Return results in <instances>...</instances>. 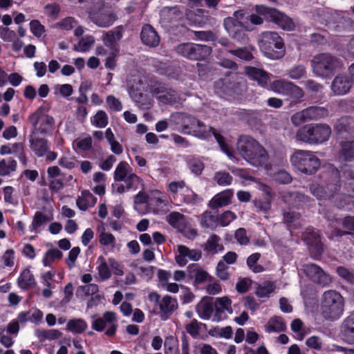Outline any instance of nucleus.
Returning a JSON list of instances; mask_svg holds the SVG:
<instances>
[{
	"label": "nucleus",
	"mask_w": 354,
	"mask_h": 354,
	"mask_svg": "<svg viewBox=\"0 0 354 354\" xmlns=\"http://www.w3.org/2000/svg\"><path fill=\"white\" fill-rule=\"evenodd\" d=\"M176 119L180 125L182 133L192 135L201 139H206L214 136L221 150L230 159L234 158L233 152L225 142L224 138L221 134L216 133L212 127L206 126L203 122L195 117L185 113H177L176 115Z\"/></svg>",
	"instance_id": "obj_1"
},
{
	"label": "nucleus",
	"mask_w": 354,
	"mask_h": 354,
	"mask_svg": "<svg viewBox=\"0 0 354 354\" xmlns=\"http://www.w3.org/2000/svg\"><path fill=\"white\" fill-rule=\"evenodd\" d=\"M236 149L240 156L250 165L270 168L269 155L265 148L256 140L250 136H241L237 142Z\"/></svg>",
	"instance_id": "obj_2"
},
{
	"label": "nucleus",
	"mask_w": 354,
	"mask_h": 354,
	"mask_svg": "<svg viewBox=\"0 0 354 354\" xmlns=\"http://www.w3.org/2000/svg\"><path fill=\"white\" fill-rule=\"evenodd\" d=\"M344 310V299L336 290L325 291L320 299L319 312L326 320L335 321L341 317Z\"/></svg>",
	"instance_id": "obj_3"
},
{
	"label": "nucleus",
	"mask_w": 354,
	"mask_h": 354,
	"mask_svg": "<svg viewBox=\"0 0 354 354\" xmlns=\"http://www.w3.org/2000/svg\"><path fill=\"white\" fill-rule=\"evenodd\" d=\"M330 127L325 123H313L304 125L296 133L297 140L309 145H322L331 136Z\"/></svg>",
	"instance_id": "obj_4"
},
{
	"label": "nucleus",
	"mask_w": 354,
	"mask_h": 354,
	"mask_svg": "<svg viewBox=\"0 0 354 354\" xmlns=\"http://www.w3.org/2000/svg\"><path fill=\"white\" fill-rule=\"evenodd\" d=\"M328 183L324 185L313 184L310 192L318 200L329 199L339 189V171L333 165L326 167Z\"/></svg>",
	"instance_id": "obj_5"
},
{
	"label": "nucleus",
	"mask_w": 354,
	"mask_h": 354,
	"mask_svg": "<svg viewBox=\"0 0 354 354\" xmlns=\"http://www.w3.org/2000/svg\"><path fill=\"white\" fill-rule=\"evenodd\" d=\"M113 178L116 182L124 183V185L117 188V192L120 194L131 189L136 190L142 183L141 178L133 172L132 167L125 161H121L118 164L114 171Z\"/></svg>",
	"instance_id": "obj_6"
},
{
	"label": "nucleus",
	"mask_w": 354,
	"mask_h": 354,
	"mask_svg": "<svg viewBox=\"0 0 354 354\" xmlns=\"http://www.w3.org/2000/svg\"><path fill=\"white\" fill-rule=\"evenodd\" d=\"M259 46L263 54L272 59H278L284 55V44L281 37L275 32L261 34Z\"/></svg>",
	"instance_id": "obj_7"
},
{
	"label": "nucleus",
	"mask_w": 354,
	"mask_h": 354,
	"mask_svg": "<svg viewBox=\"0 0 354 354\" xmlns=\"http://www.w3.org/2000/svg\"><path fill=\"white\" fill-rule=\"evenodd\" d=\"M292 166L303 174L312 175L321 165L320 160L314 152L308 150H296L290 156Z\"/></svg>",
	"instance_id": "obj_8"
},
{
	"label": "nucleus",
	"mask_w": 354,
	"mask_h": 354,
	"mask_svg": "<svg viewBox=\"0 0 354 354\" xmlns=\"http://www.w3.org/2000/svg\"><path fill=\"white\" fill-rule=\"evenodd\" d=\"M313 73L317 77H328L341 67L339 59L329 53H319L310 60Z\"/></svg>",
	"instance_id": "obj_9"
},
{
	"label": "nucleus",
	"mask_w": 354,
	"mask_h": 354,
	"mask_svg": "<svg viewBox=\"0 0 354 354\" xmlns=\"http://www.w3.org/2000/svg\"><path fill=\"white\" fill-rule=\"evenodd\" d=\"M28 120L32 127L31 131H36L37 134H48L54 129L53 117L48 115L42 106L30 114Z\"/></svg>",
	"instance_id": "obj_10"
},
{
	"label": "nucleus",
	"mask_w": 354,
	"mask_h": 354,
	"mask_svg": "<svg viewBox=\"0 0 354 354\" xmlns=\"http://www.w3.org/2000/svg\"><path fill=\"white\" fill-rule=\"evenodd\" d=\"M118 326V315L115 312L106 311L102 317H93L92 328L95 331L102 332L106 327L105 335L109 337L115 335Z\"/></svg>",
	"instance_id": "obj_11"
},
{
	"label": "nucleus",
	"mask_w": 354,
	"mask_h": 354,
	"mask_svg": "<svg viewBox=\"0 0 354 354\" xmlns=\"http://www.w3.org/2000/svg\"><path fill=\"white\" fill-rule=\"evenodd\" d=\"M258 11L264 15L265 19L273 21L283 30L290 31L295 28L292 20L276 9L261 6L258 8Z\"/></svg>",
	"instance_id": "obj_12"
},
{
	"label": "nucleus",
	"mask_w": 354,
	"mask_h": 354,
	"mask_svg": "<svg viewBox=\"0 0 354 354\" xmlns=\"http://www.w3.org/2000/svg\"><path fill=\"white\" fill-rule=\"evenodd\" d=\"M243 19V12L241 10L234 12L233 17H227L224 21L226 30L237 40L243 39L245 34L243 29L246 27Z\"/></svg>",
	"instance_id": "obj_13"
},
{
	"label": "nucleus",
	"mask_w": 354,
	"mask_h": 354,
	"mask_svg": "<svg viewBox=\"0 0 354 354\" xmlns=\"http://www.w3.org/2000/svg\"><path fill=\"white\" fill-rule=\"evenodd\" d=\"M303 270L307 277L314 283L322 286H327L332 281V279L330 275L325 272L321 267L315 263H307L304 265Z\"/></svg>",
	"instance_id": "obj_14"
},
{
	"label": "nucleus",
	"mask_w": 354,
	"mask_h": 354,
	"mask_svg": "<svg viewBox=\"0 0 354 354\" xmlns=\"http://www.w3.org/2000/svg\"><path fill=\"white\" fill-rule=\"evenodd\" d=\"M88 17L91 21L101 28H108L112 26L116 20L114 12L105 8H101L98 10L90 11Z\"/></svg>",
	"instance_id": "obj_15"
},
{
	"label": "nucleus",
	"mask_w": 354,
	"mask_h": 354,
	"mask_svg": "<svg viewBox=\"0 0 354 354\" xmlns=\"http://www.w3.org/2000/svg\"><path fill=\"white\" fill-rule=\"evenodd\" d=\"M168 205V201L164 193L155 189L149 194L147 213L158 214L163 212Z\"/></svg>",
	"instance_id": "obj_16"
},
{
	"label": "nucleus",
	"mask_w": 354,
	"mask_h": 354,
	"mask_svg": "<svg viewBox=\"0 0 354 354\" xmlns=\"http://www.w3.org/2000/svg\"><path fill=\"white\" fill-rule=\"evenodd\" d=\"M202 256L199 250H191L185 245H179L175 254V260L179 266H185L189 261H198Z\"/></svg>",
	"instance_id": "obj_17"
},
{
	"label": "nucleus",
	"mask_w": 354,
	"mask_h": 354,
	"mask_svg": "<svg viewBox=\"0 0 354 354\" xmlns=\"http://www.w3.org/2000/svg\"><path fill=\"white\" fill-rule=\"evenodd\" d=\"M29 147L34 154L39 158L43 157L50 149L48 140L40 137L36 131H31L29 136Z\"/></svg>",
	"instance_id": "obj_18"
},
{
	"label": "nucleus",
	"mask_w": 354,
	"mask_h": 354,
	"mask_svg": "<svg viewBox=\"0 0 354 354\" xmlns=\"http://www.w3.org/2000/svg\"><path fill=\"white\" fill-rule=\"evenodd\" d=\"M151 93L157 98L159 103L162 104H173L176 102V93L162 86L158 85L153 88L151 91Z\"/></svg>",
	"instance_id": "obj_19"
},
{
	"label": "nucleus",
	"mask_w": 354,
	"mask_h": 354,
	"mask_svg": "<svg viewBox=\"0 0 354 354\" xmlns=\"http://www.w3.org/2000/svg\"><path fill=\"white\" fill-rule=\"evenodd\" d=\"M337 158L341 162L354 160V140H343L339 142Z\"/></svg>",
	"instance_id": "obj_20"
},
{
	"label": "nucleus",
	"mask_w": 354,
	"mask_h": 354,
	"mask_svg": "<svg viewBox=\"0 0 354 354\" xmlns=\"http://www.w3.org/2000/svg\"><path fill=\"white\" fill-rule=\"evenodd\" d=\"M232 300L227 296L217 297L214 303L215 314L213 316L212 321L218 322L221 318V314L227 312L229 314L233 313L232 307Z\"/></svg>",
	"instance_id": "obj_21"
},
{
	"label": "nucleus",
	"mask_w": 354,
	"mask_h": 354,
	"mask_svg": "<svg viewBox=\"0 0 354 354\" xmlns=\"http://www.w3.org/2000/svg\"><path fill=\"white\" fill-rule=\"evenodd\" d=\"M343 339L348 344H354V311L351 313L341 325Z\"/></svg>",
	"instance_id": "obj_22"
},
{
	"label": "nucleus",
	"mask_w": 354,
	"mask_h": 354,
	"mask_svg": "<svg viewBox=\"0 0 354 354\" xmlns=\"http://www.w3.org/2000/svg\"><path fill=\"white\" fill-rule=\"evenodd\" d=\"M304 239L310 245L311 253L315 252L314 258H317L323 252V245L319 234L313 230H311L304 236Z\"/></svg>",
	"instance_id": "obj_23"
},
{
	"label": "nucleus",
	"mask_w": 354,
	"mask_h": 354,
	"mask_svg": "<svg viewBox=\"0 0 354 354\" xmlns=\"http://www.w3.org/2000/svg\"><path fill=\"white\" fill-rule=\"evenodd\" d=\"M158 306L162 319H167L177 309L178 302L175 298L165 295L160 300Z\"/></svg>",
	"instance_id": "obj_24"
},
{
	"label": "nucleus",
	"mask_w": 354,
	"mask_h": 354,
	"mask_svg": "<svg viewBox=\"0 0 354 354\" xmlns=\"http://www.w3.org/2000/svg\"><path fill=\"white\" fill-rule=\"evenodd\" d=\"M245 72L250 79L257 81L261 86H266L270 80V74L258 68L246 66Z\"/></svg>",
	"instance_id": "obj_25"
},
{
	"label": "nucleus",
	"mask_w": 354,
	"mask_h": 354,
	"mask_svg": "<svg viewBox=\"0 0 354 354\" xmlns=\"http://www.w3.org/2000/svg\"><path fill=\"white\" fill-rule=\"evenodd\" d=\"M233 196V189H225L216 194L209 201V205L212 209L227 206L231 203Z\"/></svg>",
	"instance_id": "obj_26"
},
{
	"label": "nucleus",
	"mask_w": 354,
	"mask_h": 354,
	"mask_svg": "<svg viewBox=\"0 0 354 354\" xmlns=\"http://www.w3.org/2000/svg\"><path fill=\"white\" fill-rule=\"evenodd\" d=\"M351 87V82L346 75H339L335 77L332 82L331 89L335 95L346 94Z\"/></svg>",
	"instance_id": "obj_27"
},
{
	"label": "nucleus",
	"mask_w": 354,
	"mask_h": 354,
	"mask_svg": "<svg viewBox=\"0 0 354 354\" xmlns=\"http://www.w3.org/2000/svg\"><path fill=\"white\" fill-rule=\"evenodd\" d=\"M129 93L133 101L141 109H149L153 106V100L148 95L138 92L133 88H129Z\"/></svg>",
	"instance_id": "obj_28"
},
{
	"label": "nucleus",
	"mask_w": 354,
	"mask_h": 354,
	"mask_svg": "<svg viewBox=\"0 0 354 354\" xmlns=\"http://www.w3.org/2000/svg\"><path fill=\"white\" fill-rule=\"evenodd\" d=\"M55 276V271L49 270L41 274L40 283L44 286L42 290V295L44 297L48 299L53 295L52 290L55 288L53 279Z\"/></svg>",
	"instance_id": "obj_29"
},
{
	"label": "nucleus",
	"mask_w": 354,
	"mask_h": 354,
	"mask_svg": "<svg viewBox=\"0 0 354 354\" xmlns=\"http://www.w3.org/2000/svg\"><path fill=\"white\" fill-rule=\"evenodd\" d=\"M122 37V31L120 27L108 31L102 37L104 44L111 50H118L117 42Z\"/></svg>",
	"instance_id": "obj_30"
},
{
	"label": "nucleus",
	"mask_w": 354,
	"mask_h": 354,
	"mask_svg": "<svg viewBox=\"0 0 354 354\" xmlns=\"http://www.w3.org/2000/svg\"><path fill=\"white\" fill-rule=\"evenodd\" d=\"M190 276L194 278L195 283L210 282L212 277L207 272L202 269L198 264L192 263L187 267Z\"/></svg>",
	"instance_id": "obj_31"
},
{
	"label": "nucleus",
	"mask_w": 354,
	"mask_h": 354,
	"mask_svg": "<svg viewBox=\"0 0 354 354\" xmlns=\"http://www.w3.org/2000/svg\"><path fill=\"white\" fill-rule=\"evenodd\" d=\"M142 42L149 46H156L160 42V38L154 28L150 25H145L141 32Z\"/></svg>",
	"instance_id": "obj_32"
},
{
	"label": "nucleus",
	"mask_w": 354,
	"mask_h": 354,
	"mask_svg": "<svg viewBox=\"0 0 354 354\" xmlns=\"http://www.w3.org/2000/svg\"><path fill=\"white\" fill-rule=\"evenodd\" d=\"M214 306L207 300H201L196 306L198 316L203 320H209L213 318Z\"/></svg>",
	"instance_id": "obj_33"
},
{
	"label": "nucleus",
	"mask_w": 354,
	"mask_h": 354,
	"mask_svg": "<svg viewBox=\"0 0 354 354\" xmlns=\"http://www.w3.org/2000/svg\"><path fill=\"white\" fill-rule=\"evenodd\" d=\"M17 284L23 290H27L35 286V277L28 268H25L21 272L17 279Z\"/></svg>",
	"instance_id": "obj_34"
},
{
	"label": "nucleus",
	"mask_w": 354,
	"mask_h": 354,
	"mask_svg": "<svg viewBox=\"0 0 354 354\" xmlns=\"http://www.w3.org/2000/svg\"><path fill=\"white\" fill-rule=\"evenodd\" d=\"M276 289L277 284L275 281H266L258 285L255 294L260 299H268L275 292Z\"/></svg>",
	"instance_id": "obj_35"
},
{
	"label": "nucleus",
	"mask_w": 354,
	"mask_h": 354,
	"mask_svg": "<svg viewBox=\"0 0 354 354\" xmlns=\"http://www.w3.org/2000/svg\"><path fill=\"white\" fill-rule=\"evenodd\" d=\"M52 219L53 217L48 216L41 212H37L28 227L29 231L32 233L38 234L41 231V227Z\"/></svg>",
	"instance_id": "obj_36"
},
{
	"label": "nucleus",
	"mask_w": 354,
	"mask_h": 354,
	"mask_svg": "<svg viewBox=\"0 0 354 354\" xmlns=\"http://www.w3.org/2000/svg\"><path fill=\"white\" fill-rule=\"evenodd\" d=\"M97 203V198L89 191H83L76 200V204L81 210H86L93 207Z\"/></svg>",
	"instance_id": "obj_37"
},
{
	"label": "nucleus",
	"mask_w": 354,
	"mask_h": 354,
	"mask_svg": "<svg viewBox=\"0 0 354 354\" xmlns=\"http://www.w3.org/2000/svg\"><path fill=\"white\" fill-rule=\"evenodd\" d=\"M73 149L77 153L89 151L93 149V139L90 136L75 139L73 142Z\"/></svg>",
	"instance_id": "obj_38"
},
{
	"label": "nucleus",
	"mask_w": 354,
	"mask_h": 354,
	"mask_svg": "<svg viewBox=\"0 0 354 354\" xmlns=\"http://www.w3.org/2000/svg\"><path fill=\"white\" fill-rule=\"evenodd\" d=\"M286 324L280 317L274 316L271 317L265 325V330L267 333H279L284 331Z\"/></svg>",
	"instance_id": "obj_39"
},
{
	"label": "nucleus",
	"mask_w": 354,
	"mask_h": 354,
	"mask_svg": "<svg viewBox=\"0 0 354 354\" xmlns=\"http://www.w3.org/2000/svg\"><path fill=\"white\" fill-rule=\"evenodd\" d=\"M62 335V333L57 329L35 330V336L41 342H44L46 340H55L60 338Z\"/></svg>",
	"instance_id": "obj_40"
},
{
	"label": "nucleus",
	"mask_w": 354,
	"mask_h": 354,
	"mask_svg": "<svg viewBox=\"0 0 354 354\" xmlns=\"http://www.w3.org/2000/svg\"><path fill=\"white\" fill-rule=\"evenodd\" d=\"M97 270L98 277L101 281L109 279L111 276V272L109 269V261L106 262L104 257L100 256L97 259Z\"/></svg>",
	"instance_id": "obj_41"
},
{
	"label": "nucleus",
	"mask_w": 354,
	"mask_h": 354,
	"mask_svg": "<svg viewBox=\"0 0 354 354\" xmlns=\"http://www.w3.org/2000/svg\"><path fill=\"white\" fill-rule=\"evenodd\" d=\"M149 194L139 192L134 198V209L140 214L147 213Z\"/></svg>",
	"instance_id": "obj_42"
},
{
	"label": "nucleus",
	"mask_w": 354,
	"mask_h": 354,
	"mask_svg": "<svg viewBox=\"0 0 354 354\" xmlns=\"http://www.w3.org/2000/svg\"><path fill=\"white\" fill-rule=\"evenodd\" d=\"M17 163L12 158H4L0 160V176H6L16 171Z\"/></svg>",
	"instance_id": "obj_43"
},
{
	"label": "nucleus",
	"mask_w": 354,
	"mask_h": 354,
	"mask_svg": "<svg viewBox=\"0 0 354 354\" xmlns=\"http://www.w3.org/2000/svg\"><path fill=\"white\" fill-rule=\"evenodd\" d=\"M88 324L82 319H71L66 324V329L73 333L80 334L86 330Z\"/></svg>",
	"instance_id": "obj_44"
},
{
	"label": "nucleus",
	"mask_w": 354,
	"mask_h": 354,
	"mask_svg": "<svg viewBox=\"0 0 354 354\" xmlns=\"http://www.w3.org/2000/svg\"><path fill=\"white\" fill-rule=\"evenodd\" d=\"M310 120H318L327 118L329 115V111L324 106H310L306 108Z\"/></svg>",
	"instance_id": "obj_45"
},
{
	"label": "nucleus",
	"mask_w": 354,
	"mask_h": 354,
	"mask_svg": "<svg viewBox=\"0 0 354 354\" xmlns=\"http://www.w3.org/2000/svg\"><path fill=\"white\" fill-rule=\"evenodd\" d=\"M62 252L57 249H50L45 252L42 259V263L45 267L50 266L55 261L59 260L62 257Z\"/></svg>",
	"instance_id": "obj_46"
},
{
	"label": "nucleus",
	"mask_w": 354,
	"mask_h": 354,
	"mask_svg": "<svg viewBox=\"0 0 354 354\" xmlns=\"http://www.w3.org/2000/svg\"><path fill=\"white\" fill-rule=\"evenodd\" d=\"M167 221L173 227L179 230L187 221L183 214L177 212H172L167 216Z\"/></svg>",
	"instance_id": "obj_47"
},
{
	"label": "nucleus",
	"mask_w": 354,
	"mask_h": 354,
	"mask_svg": "<svg viewBox=\"0 0 354 354\" xmlns=\"http://www.w3.org/2000/svg\"><path fill=\"white\" fill-rule=\"evenodd\" d=\"M212 53V49L206 45L194 44L192 59L201 60L207 58Z\"/></svg>",
	"instance_id": "obj_48"
},
{
	"label": "nucleus",
	"mask_w": 354,
	"mask_h": 354,
	"mask_svg": "<svg viewBox=\"0 0 354 354\" xmlns=\"http://www.w3.org/2000/svg\"><path fill=\"white\" fill-rule=\"evenodd\" d=\"M109 123V117L104 111L99 110L91 118V124L97 128H104Z\"/></svg>",
	"instance_id": "obj_49"
},
{
	"label": "nucleus",
	"mask_w": 354,
	"mask_h": 354,
	"mask_svg": "<svg viewBox=\"0 0 354 354\" xmlns=\"http://www.w3.org/2000/svg\"><path fill=\"white\" fill-rule=\"evenodd\" d=\"M335 129L339 132L351 131L354 129V118L347 116L342 117L337 121Z\"/></svg>",
	"instance_id": "obj_50"
},
{
	"label": "nucleus",
	"mask_w": 354,
	"mask_h": 354,
	"mask_svg": "<svg viewBox=\"0 0 354 354\" xmlns=\"http://www.w3.org/2000/svg\"><path fill=\"white\" fill-rule=\"evenodd\" d=\"M95 39L92 35H86L82 38L77 44L74 46V50L80 53L88 51L94 45Z\"/></svg>",
	"instance_id": "obj_51"
},
{
	"label": "nucleus",
	"mask_w": 354,
	"mask_h": 354,
	"mask_svg": "<svg viewBox=\"0 0 354 354\" xmlns=\"http://www.w3.org/2000/svg\"><path fill=\"white\" fill-rule=\"evenodd\" d=\"M260 257L261 254L256 252L250 255L247 259V266L254 273H260L264 271V268L257 263Z\"/></svg>",
	"instance_id": "obj_52"
},
{
	"label": "nucleus",
	"mask_w": 354,
	"mask_h": 354,
	"mask_svg": "<svg viewBox=\"0 0 354 354\" xmlns=\"http://www.w3.org/2000/svg\"><path fill=\"white\" fill-rule=\"evenodd\" d=\"M24 147V145L22 142L3 145L0 147V154L3 156L15 153L17 155L23 150Z\"/></svg>",
	"instance_id": "obj_53"
},
{
	"label": "nucleus",
	"mask_w": 354,
	"mask_h": 354,
	"mask_svg": "<svg viewBox=\"0 0 354 354\" xmlns=\"http://www.w3.org/2000/svg\"><path fill=\"white\" fill-rule=\"evenodd\" d=\"M99 243L100 245L113 248L116 244V240L113 234L102 230L99 234Z\"/></svg>",
	"instance_id": "obj_54"
},
{
	"label": "nucleus",
	"mask_w": 354,
	"mask_h": 354,
	"mask_svg": "<svg viewBox=\"0 0 354 354\" xmlns=\"http://www.w3.org/2000/svg\"><path fill=\"white\" fill-rule=\"evenodd\" d=\"M187 187L183 180L172 181L167 185V190L176 198L178 195L181 196Z\"/></svg>",
	"instance_id": "obj_55"
},
{
	"label": "nucleus",
	"mask_w": 354,
	"mask_h": 354,
	"mask_svg": "<svg viewBox=\"0 0 354 354\" xmlns=\"http://www.w3.org/2000/svg\"><path fill=\"white\" fill-rule=\"evenodd\" d=\"M290 82L282 80H275L270 84V89L274 93L286 95Z\"/></svg>",
	"instance_id": "obj_56"
},
{
	"label": "nucleus",
	"mask_w": 354,
	"mask_h": 354,
	"mask_svg": "<svg viewBox=\"0 0 354 354\" xmlns=\"http://www.w3.org/2000/svg\"><path fill=\"white\" fill-rule=\"evenodd\" d=\"M221 239L217 235H212L207 240L206 248L208 251L216 253L223 250V245L220 243Z\"/></svg>",
	"instance_id": "obj_57"
},
{
	"label": "nucleus",
	"mask_w": 354,
	"mask_h": 354,
	"mask_svg": "<svg viewBox=\"0 0 354 354\" xmlns=\"http://www.w3.org/2000/svg\"><path fill=\"white\" fill-rule=\"evenodd\" d=\"M54 94L63 97H68L73 94V86L69 84H56L53 87Z\"/></svg>",
	"instance_id": "obj_58"
},
{
	"label": "nucleus",
	"mask_w": 354,
	"mask_h": 354,
	"mask_svg": "<svg viewBox=\"0 0 354 354\" xmlns=\"http://www.w3.org/2000/svg\"><path fill=\"white\" fill-rule=\"evenodd\" d=\"M214 180L221 186H227L232 184L233 178L228 172L218 171L215 173Z\"/></svg>",
	"instance_id": "obj_59"
},
{
	"label": "nucleus",
	"mask_w": 354,
	"mask_h": 354,
	"mask_svg": "<svg viewBox=\"0 0 354 354\" xmlns=\"http://www.w3.org/2000/svg\"><path fill=\"white\" fill-rule=\"evenodd\" d=\"M201 225L204 227L215 228L219 225L218 215L212 214L210 213L205 214L202 220Z\"/></svg>",
	"instance_id": "obj_60"
},
{
	"label": "nucleus",
	"mask_w": 354,
	"mask_h": 354,
	"mask_svg": "<svg viewBox=\"0 0 354 354\" xmlns=\"http://www.w3.org/2000/svg\"><path fill=\"white\" fill-rule=\"evenodd\" d=\"M307 121H310L307 109L298 111L291 116V122L297 127Z\"/></svg>",
	"instance_id": "obj_61"
},
{
	"label": "nucleus",
	"mask_w": 354,
	"mask_h": 354,
	"mask_svg": "<svg viewBox=\"0 0 354 354\" xmlns=\"http://www.w3.org/2000/svg\"><path fill=\"white\" fill-rule=\"evenodd\" d=\"M194 44H181L176 47V52L182 56L192 59Z\"/></svg>",
	"instance_id": "obj_62"
},
{
	"label": "nucleus",
	"mask_w": 354,
	"mask_h": 354,
	"mask_svg": "<svg viewBox=\"0 0 354 354\" xmlns=\"http://www.w3.org/2000/svg\"><path fill=\"white\" fill-rule=\"evenodd\" d=\"M283 198L285 203L292 205L300 202H306L307 200V197L299 193H287Z\"/></svg>",
	"instance_id": "obj_63"
},
{
	"label": "nucleus",
	"mask_w": 354,
	"mask_h": 354,
	"mask_svg": "<svg viewBox=\"0 0 354 354\" xmlns=\"http://www.w3.org/2000/svg\"><path fill=\"white\" fill-rule=\"evenodd\" d=\"M181 200L187 204H195L199 201V198L188 187H186L183 193L181 194Z\"/></svg>",
	"instance_id": "obj_64"
}]
</instances>
